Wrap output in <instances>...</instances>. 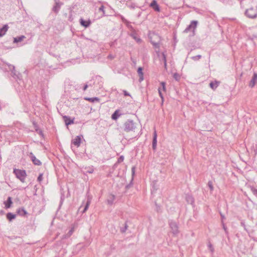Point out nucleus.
<instances>
[{
  "label": "nucleus",
  "instance_id": "24",
  "mask_svg": "<svg viewBox=\"0 0 257 257\" xmlns=\"http://www.w3.org/2000/svg\"><path fill=\"white\" fill-rule=\"evenodd\" d=\"M90 202H91L90 199L88 198L87 202L85 205L84 208L82 211V213H84L86 211V210L88 209V208L89 207Z\"/></svg>",
  "mask_w": 257,
  "mask_h": 257
},
{
  "label": "nucleus",
  "instance_id": "8",
  "mask_svg": "<svg viewBox=\"0 0 257 257\" xmlns=\"http://www.w3.org/2000/svg\"><path fill=\"white\" fill-rule=\"evenodd\" d=\"M29 157H30L32 161L35 165L38 166H40L41 165L42 163L41 161L37 159L32 153H30Z\"/></svg>",
  "mask_w": 257,
  "mask_h": 257
},
{
  "label": "nucleus",
  "instance_id": "32",
  "mask_svg": "<svg viewBox=\"0 0 257 257\" xmlns=\"http://www.w3.org/2000/svg\"><path fill=\"white\" fill-rule=\"evenodd\" d=\"M173 77L177 81H179L180 78V75L177 73L173 74Z\"/></svg>",
  "mask_w": 257,
  "mask_h": 257
},
{
  "label": "nucleus",
  "instance_id": "11",
  "mask_svg": "<svg viewBox=\"0 0 257 257\" xmlns=\"http://www.w3.org/2000/svg\"><path fill=\"white\" fill-rule=\"evenodd\" d=\"M157 135L156 131H155L153 135V142H152V148L154 150H155L156 149L157 147Z\"/></svg>",
  "mask_w": 257,
  "mask_h": 257
},
{
  "label": "nucleus",
  "instance_id": "10",
  "mask_svg": "<svg viewBox=\"0 0 257 257\" xmlns=\"http://www.w3.org/2000/svg\"><path fill=\"white\" fill-rule=\"evenodd\" d=\"M150 6L156 12H160V8L156 0H153L150 5Z\"/></svg>",
  "mask_w": 257,
  "mask_h": 257
},
{
  "label": "nucleus",
  "instance_id": "15",
  "mask_svg": "<svg viewBox=\"0 0 257 257\" xmlns=\"http://www.w3.org/2000/svg\"><path fill=\"white\" fill-rule=\"evenodd\" d=\"M137 72L139 76V81L141 82L144 80V74L143 72V68L141 67H139Z\"/></svg>",
  "mask_w": 257,
  "mask_h": 257
},
{
  "label": "nucleus",
  "instance_id": "41",
  "mask_svg": "<svg viewBox=\"0 0 257 257\" xmlns=\"http://www.w3.org/2000/svg\"><path fill=\"white\" fill-rule=\"evenodd\" d=\"M152 43L156 48H158L159 47V44L158 43L152 41Z\"/></svg>",
  "mask_w": 257,
  "mask_h": 257
},
{
  "label": "nucleus",
  "instance_id": "46",
  "mask_svg": "<svg viewBox=\"0 0 257 257\" xmlns=\"http://www.w3.org/2000/svg\"><path fill=\"white\" fill-rule=\"evenodd\" d=\"M108 58L110 59H112L114 58V57L113 56H112V55H109L108 56Z\"/></svg>",
  "mask_w": 257,
  "mask_h": 257
},
{
  "label": "nucleus",
  "instance_id": "14",
  "mask_svg": "<svg viewBox=\"0 0 257 257\" xmlns=\"http://www.w3.org/2000/svg\"><path fill=\"white\" fill-rule=\"evenodd\" d=\"M9 29L8 25H5L2 28L0 29V37L5 35Z\"/></svg>",
  "mask_w": 257,
  "mask_h": 257
},
{
  "label": "nucleus",
  "instance_id": "31",
  "mask_svg": "<svg viewBox=\"0 0 257 257\" xmlns=\"http://www.w3.org/2000/svg\"><path fill=\"white\" fill-rule=\"evenodd\" d=\"M99 11L102 12V16H104L105 15V13L104 11V7L103 5H102L99 8Z\"/></svg>",
  "mask_w": 257,
  "mask_h": 257
},
{
  "label": "nucleus",
  "instance_id": "21",
  "mask_svg": "<svg viewBox=\"0 0 257 257\" xmlns=\"http://www.w3.org/2000/svg\"><path fill=\"white\" fill-rule=\"evenodd\" d=\"M16 216L15 214L11 212L8 213L7 214V218L10 221H11L13 219H14L16 218Z\"/></svg>",
  "mask_w": 257,
  "mask_h": 257
},
{
  "label": "nucleus",
  "instance_id": "4",
  "mask_svg": "<svg viewBox=\"0 0 257 257\" xmlns=\"http://www.w3.org/2000/svg\"><path fill=\"white\" fill-rule=\"evenodd\" d=\"M245 15L249 18H254L257 16V12L256 10L253 8H250L245 11Z\"/></svg>",
  "mask_w": 257,
  "mask_h": 257
},
{
  "label": "nucleus",
  "instance_id": "36",
  "mask_svg": "<svg viewBox=\"0 0 257 257\" xmlns=\"http://www.w3.org/2000/svg\"><path fill=\"white\" fill-rule=\"evenodd\" d=\"M161 84L162 86V89H163V91H166V87H165L166 83H165V82H162L161 83Z\"/></svg>",
  "mask_w": 257,
  "mask_h": 257
},
{
  "label": "nucleus",
  "instance_id": "25",
  "mask_svg": "<svg viewBox=\"0 0 257 257\" xmlns=\"http://www.w3.org/2000/svg\"><path fill=\"white\" fill-rule=\"evenodd\" d=\"M80 24L82 26L85 27V28L88 27L90 24V23L89 22H87L83 20L82 19H80Z\"/></svg>",
  "mask_w": 257,
  "mask_h": 257
},
{
  "label": "nucleus",
  "instance_id": "2",
  "mask_svg": "<svg viewBox=\"0 0 257 257\" xmlns=\"http://www.w3.org/2000/svg\"><path fill=\"white\" fill-rule=\"evenodd\" d=\"M136 126L134 122L132 120H127L124 123V130L127 132L134 131Z\"/></svg>",
  "mask_w": 257,
  "mask_h": 257
},
{
  "label": "nucleus",
  "instance_id": "16",
  "mask_svg": "<svg viewBox=\"0 0 257 257\" xmlns=\"http://www.w3.org/2000/svg\"><path fill=\"white\" fill-rule=\"evenodd\" d=\"M256 79H257V73H254L252 79L250 80L249 84V86L250 87H253L254 86L255 82H256Z\"/></svg>",
  "mask_w": 257,
  "mask_h": 257
},
{
  "label": "nucleus",
  "instance_id": "20",
  "mask_svg": "<svg viewBox=\"0 0 257 257\" xmlns=\"http://www.w3.org/2000/svg\"><path fill=\"white\" fill-rule=\"evenodd\" d=\"M186 201L190 204H193V203H194V198L191 195H187L186 196Z\"/></svg>",
  "mask_w": 257,
  "mask_h": 257
},
{
  "label": "nucleus",
  "instance_id": "42",
  "mask_svg": "<svg viewBox=\"0 0 257 257\" xmlns=\"http://www.w3.org/2000/svg\"><path fill=\"white\" fill-rule=\"evenodd\" d=\"M127 226L126 224H125V226H124V228H121V231L122 232H125V230L127 229Z\"/></svg>",
  "mask_w": 257,
  "mask_h": 257
},
{
  "label": "nucleus",
  "instance_id": "6",
  "mask_svg": "<svg viewBox=\"0 0 257 257\" xmlns=\"http://www.w3.org/2000/svg\"><path fill=\"white\" fill-rule=\"evenodd\" d=\"M169 224L172 233L175 235L177 234L178 233V227L176 222L171 221Z\"/></svg>",
  "mask_w": 257,
  "mask_h": 257
},
{
  "label": "nucleus",
  "instance_id": "30",
  "mask_svg": "<svg viewBox=\"0 0 257 257\" xmlns=\"http://www.w3.org/2000/svg\"><path fill=\"white\" fill-rule=\"evenodd\" d=\"M74 231V228H72L68 232V233L65 235V237H70Z\"/></svg>",
  "mask_w": 257,
  "mask_h": 257
},
{
  "label": "nucleus",
  "instance_id": "22",
  "mask_svg": "<svg viewBox=\"0 0 257 257\" xmlns=\"http://www.w3.org/2000/svg\"><path fill=\"white\" fill-rule=\"evenodd\" d=\"M17 212L21 216H24L27 214V211L24 208H19Z\"/></svg>",
  "mask_w": 257,
  "mask_h": 257
},
{
  "label": "nucleus",
  "instance_id": "29",
  "mask_svg": "<svg viewBox=\"0 0 257 257\" xmlns=\"http://www.w3.org/2000/svg\"><path fill=\"white\" fill-rule=\"evenodd\" d=\"M162 60L164 61V66L166 68L167 66V63H166V57L164 53L162 54Z\"/></svg>",
  "mask_w": 257,
  "mask_h": 257
},
{
  "label": "nucleus",
  "instance_id": "47",
  "mask_svg": "<svg viewBox=\"0 0 257 257\" xmlns=\"http://www.w3.org/2000/svg\"><path fill=\"white\" fill-rule=\"evenodd\" d=\"M88 87V85L87 84H85L84 86V87H83V90H86V89Z\"/></svg>",
  "mask_w": 257,
  "mask_h": 257
},
{
  "label": "nucleus",
  "instance_id": "3",
  "mask_svg": "<svg viewBox=\"0 0 257 257\" xmlns=\"http://www.w3.org/2000/svg\"><path fill=\"white\" fill-rule=\"evenodd\" d=\"M63 3L60 0H54V5L52 8V11L56 14H58L59 12Z\"/></svg>",
  "mask_w": 257,
  "mask_h": 257
},
{
  "label": "nucleus",
  "instance_id": "13",
  "mask_svg": "<svg viewBox=\"0 0 257 257\" xmlns=\"http://www.w3.org/2000/svg\"><path fill=\"white\" fill-rule=\"evenodd\" d=\"M122 115V113H120L119 110H116L111 115V118L113 120H116L119 116Z\"/></svg>",
  "mask_w": 257,
  "mask_h": 257
},
{
  "label": "nucleus",
  "instance_id": "17",
  "mask_svg": "<svg viewBox=\"0 0 257 257\" xmlns=\"http://www.w3.org/2000/svg\"><path fill=\"white\" fill-rule=\"evenodd\" d=\"M4 203L5 204L6 208H9L11 207V205L13 203L12 200V198L11 197H9L8 198L7 201H5Z\"/></svg>",
  "mask_w": 257,
  "mask_h": 257
},
{
  "label": "nucleus",
  "instance_id": "40",
  "mask_svg": "<svg viewBox=\"0 0 257 257\" xmlns=\"http://www.w3.org/2000/svg\"><path fill=\"white\" fill-rule=\"evenodd\" d=\"M158 91H159V95H160V97L162 98V100H163L164 97H163V94L162 93L161 89L160 88L158 89Z\"/></svg>",
  "mask_w": 257,
  "mask_h": 257
},
{
  "label": "nucleus",
  "instance_id": "19",
  "mask_svg": "<svg viewBox=\"0 0 257 257\" xmlns=\"http://www.w3.org/2000/svg\"><path fill=\"white\" fill-rule=\"evenodd\" d=\"M219 82L218 81L211 82L210 83V87L213 90L215 89L218 86Z\"/></svg>",
  "mask_w": 257,
  "mask_h": 257
},
{
  "label": "nucleus",
  "instance_id": "26",
  "mask_svg": "<svg viewBox=\"0 0 257 257\" xmlns=\"http://www.w3.org/2000/svg\"><path fill=\"white\" fill-rule=\"evenodd\" d=\"M131 36L138 42L140 43L141 39L137 36V34L135 33H132Z\"/></svg>",
  "mask_w": 257,
  "mask_h": 257
},
{
  "label": "nucleus",
  "instance_id": "33",
  "mask_svg": "<svg viewBox=\"0 0 257 257\" xmlns=\"http://www.w3.org/2000/svg\"><path fill=\"white\" fill-rule=\"evenodd\" d=\"M208 247L209 248L211 253H212L214 252V248H213L212 244L210 242L208 244Z\"/></svg>",
  "mask_w": 257,
  "mask_h": 257
},
{
  "label": "nucleus",
  "instance_id": "7",
  "mask_svg": "<svg viewBox=\"0 0 257 257\" xmlns=\"http://www.w3.org/2000/svg\"><path fill=\"white\" fill-rule=\"evenodd\" d=\"M9 69L11 70L12 75L15 79H20V74L15 70L14 66L9 65Z\"/></svg>",
  "mask_w": 257,
  "mask_h": 257
},
{
  "label": "nucleus",
  "instance_id": "23",
  "mask_svg": "<svg viewBox=\"0 0 257 257\" xmlns=\"http://www.w3.org/2000/svg\"><path fill=\"white\" fill-rule=\"evenodd\" d=\"M85 99L87 100H88V101H89L90 102H94L95 101H97V102L99 101V98H98V97H91V98L87 97V98H85Z\"/></svg>",
  "mask_w": 257,
  "mask_h": 257
},
{
  "label": "nucleus",
  "instance_id": "9",
  "mask_svg": "<svg viewBox=\"0 0 257 257\" xmlns=\"http://www.w3.org/2000/svg\"><path fill=\"white\" fill-rule=\"evenodd\" d=\"M63 118L65 123V124L67 126L74 123V118L72 119L70 117L66 115L63 116Z\"/></svg>",
  "mask_w": 257,
  "mask_h": 257
},
{
  "label": "nucleus",
  "instance_id": "48",
  "mask_svg": "<svg viewBox=\"0 0 257 257\" xmlns=\"http://www.w3.org/2000/svg\"><path fill=\"white\" fill-rule=\"evenodd\" d=\"M132 172L133 175H134L135 174V167H133L132 168Z\"/></svg>",
  "mask_w": 257,
  "mask_h": 257
},
{
  "label": "nucleus",
  "instance_id": "34",
  "mask_svg": "<svg viewBox=\"0 0 257 257\" xmlns=\"http://www.w3.org/2000/svg\"><path fill=\"white\" fill-rule=\"evenodd\" d=\"M208 186L211 191H212L213 190V186L212 184V182L211 181H209L208 183Z\"/></svg>",
  "mask_w": 257,
  "mask_h": 257
},
{
  "label": "nucleus",
  "instance_id": "1",
  "mask_svg": "<svg viewBox=\"0 0 257 257\" xmlns=\"http://www.w3.org/2000/svg\"><path fill=\"white\" fill-rule=\"evenodd\" d=\"M13 172L16 175V177L19 179L22 182H25V178L27 176L25 170L14 169Z\"/></svg>",
  "mask_w": 257,
  "mask_h": 257
},
{
  "label": "nucleus",
  "instance_id": "50",
  "mask_svg": "<svg viewBox=\"0 0 257 257\" xmlns=\"http://www.w3.org/2000/svg\"><path fill=\"white\" fill-rule=\"evenodd\" d=\"M220 215H221V218L222 219H224L225 217L224 215H223L221 213H220Z\"/></svg>",
  "mask_w": 257,
  "mask_h": 257
},
{
  "label": "nucleus",
  "instance_id": "49",
  "mask_svg": "<svg viewBox=\"0 0 257 257\" xmlns=\"http://www.w3.org/2000/svg\"><path fill=\"white\" fill-rule=\"evenodd\" d=\"M93 169H90L89 170H88L87 172L89 173H92L93 172Z\"/></svg>",
  "mask_w": 257,
  "mask_h": 257
},
{
  "label": "nucleus",
  "instance_id": "39",
  "mask_svg": "<svg viewBox=\"0 0 257 257\" xmlns=\"http://www.w3.org/2000/svg\"><path fill=\"white\" fill-rule=\"evenodd\" d=\"M123 21L126 23V26H127L128 28H130L131 29H132V26H131L130 24H129V23L128 22H127L126 20H123Z\"/></svg>",
  "mask_w": 257,
  "mask_h": 257
},
{
  "label": "nucleus",
  "instance_id": "37",
  "mask_svg": "<svg viewBox=\"0 0 257 257\" xmlns=\"http://www.w3.org/2000/svg\"><path fill=\"white\" fill-rule=\"evenodd\" d=\"M161 84L162 86V89H163V91H166V87H165L166 83H165V82H162L161 83Z\"/></svg>",
  "mask_w": 257,
  "mask_h": 257
},
{
  "label": "nucleus",
  "instance_id": "38",
  "mask_svg": "<svg viewBox=\"0 0 257 257\" xmlns=\"http://www.w3.org/2000/svg\"><path fill=\"white\" fill-rule=\"evenodd\" d=\"M123 21L126 23V26H127L128 28H130L131 29H132V26H131L130 24H129V23L128 22H127L126 20H123Z\"/></svg>",
  "mask_w": 257,
  "mask_h": 257
},
{
  "label": "nucleus",
  "instance_id": "45",
  "mask_svg": "<svg viewBox=\"0 0 257 257\" xmlns=\"http://www.w3.org/2000/svg\"><path fill=\"white\" fill-rule=\"evenodd\" d=\"M222 225H223V228L224 230H225V231L226 232H227V228H226V227L225 226V225L223 223H222Z\"/></svg>",
  "mask_w": 257,
  "mask_h": 257
},
{
  "label": "nucleus",
  "instance_id": "43",
  "mask_svg": "<svg viewBox=\"0 0 257 257\" xmlns=\"http://www.w3.org/2000/svg\"><path fill=\"white\" fill-rule=\"evenodd\" d=\"M124 158L123 156H120L118 159V162L120 163L123 161Z\"/></svg>",
  "mask_w": 257,
  "mask_h": 257
},
{
  "label": "nucleus",
  "instance_id": "27",
  "mask_svg": "<svg viewBox=\"0 0 257 257\" xmlns=\"http://www.w3.org/2000/svg\"><path fill=\"white\" fill-rule=\"evenodd\" d=\"M115 196L113 195H111L109 198L107 199V203L109 204H112L113 202V201L114 200Z\"/></svg>",
  "mask_w": 257,
  "mask_h": 257
},
{
  "label": "nucleus",
  "instance_id": "44",
  "mask_svg": "<svg viewBox=\"0 0 257 257\" xmlns=\"http://www.w3.org/2000/svg\"><path fill=\"white\" fill-rule=\"evenodd\" d=\"M123 92H124V95L125 96H130V94L126 91H123Z\"/></svg>",
  "mask_w": 257,
  "mask_h": 257
},
{
  "label": "nucleus",
  "instance_id": "18",
  "mask_svg": "<svg viewBox=\"0 0 257 257\" xmlns=\"http://www.w3.org/2000/svg\"><path fill=\"white\" fill-rule=\"evenodd\" d=\"M25 38V37L23 35L21 36L20 37L14 38V43H16L20 42L22 41Z\"/></svg>",
  "mask_w": 257,
  "mask_h": 257
},
{
  "label": "nucleus",
  "instance_id": "28",
  "mask_svg": "<svg viewBox=\"0 0 257 257\" xmlns=\"http://www.w3.org/2000/svg\"><path fill=\"white\" fill-rule=\"evenodd\" d=\"M202 57V56L200 55H198L195 56H193L191 57V59L194 61H198L200 59H201Z\"/></svg>",
  "mask_w": 257,
  "mask_h": 257
},
{
  "label": "nucleus",
  "instance_id": "35",
  "mask_svg": "<svg viewBox=\"0 0 257 257\" xmlns=\"http://www.w3.org/2000/svg\"><path fill=\"white\" fill-rule=\"evenodd\" d=\"M43 180V174H39L37 180L39 182H40Z\"/></svg>",
  "mask_w": 257,
  "mask_h": 257
},
{
  "label": "nucleus",
  "instance_id": "12",
  "mask_svg": "<svg viewBox=\"0 0 257 257\" xmlns=\"http://www.w3.org/2000/svg\"><path fill=\"white\" fill-rule=\"evenodd\" d=\"M81 138L79 136H77L75 139L72 140V144L76 146V147H79L81 143Z\"/></svg>",
  "mask_w": 257,
  "mask_h": 257
},
{
  "label": "nucleus",
  "instance_id": "51",
  "mask_svg": "<svg viewBox=\"0 0 257 257\" xmlns=\"http://www.w3.org/2000/svg\"><path fill=\"white\" fill-rule=\"evenodd\" d=\"M253 192L254 195H257V191L254 190Z\"/></svg>",
  "mask_w": 257,
  "mask_h": 257
},
{
  "label": "nucleus",
  "instance_id": "5",
  "mask_svg": "<svg viewBox=\"0 0 257 257\" xmlns=\"http://www.w3.org/2000/svg\"><path fill=\"white\" fill-rule=\"evenodd\" d=\"M197 24L198 22L197 21H192L191 24L185 29L184 33H187L192 29L194 33L197 27Z\"/></svg>",
  "mask_w": 257,
  "mask_h": 257
}]
</instances>
